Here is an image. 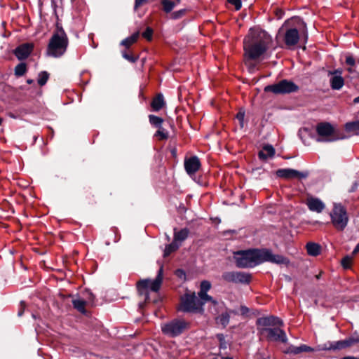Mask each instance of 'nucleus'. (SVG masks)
<instances>
[{
    "instance_id": "obj_41",
    "label": "nucleus",
    "mask_w": 359,
    "mask_h": 359,
    "mask_svg": "<svg viewBox=\"0 0 359 359\" xmlns=\"http://www.w3.org/2000/svg\"><path fill=\"white\" fill-rule=\"evenodd\" d=\"M217 339L219 341V348H226V344L225 341V338L223 334H217Z\"/></svg>"
},
{
    "instance_id": "obj_32",
    "label": "nucleus",
    "mask_w": 359,
    "mask_h": 359,
    "mask_svg": "<svg viewBox=\"0 0 359 359\" xmlns=\"http://www.w3.org/2000/svg\"><path fill=\"white\" fill-rule=\"evenodd\" d=\"M149 120L151 125L156 128H161L163 122V119L155 115H149Z\"/></svg>"
},
{
    "instance_id": "obj_13",
    "label": "nucleus",
    "mask_w": 359,
    "mask_h": 359,
    "mask_svg": "<svg viewBox=\"0 0 359 359\" xmlns=\"http://www.w3.org/2000/svg\"><path fill=\"white\" fill-rule=\"evenodd\" d=\"M298 90V86L292 81L283 80L277 84L271 85V92L274 93H290Z\"/></svg>"
},
{
    "instance_id": "obj_15",
    "label": "nucleus",
    "mask_w": 359,
    "mask_h": 359,
    "mask_svg": "<svg viewBox=\"0 0 359 359\" xmlns=\"http://www.w3.org/2000/svg\"><path fill=\"white\" fill-rule=\"evenodd\" d=\"M200 167V160L196 156L184 160V168L189 175L195 174L199 170Z\"/></svg>"
},
{
    "instance_id": "obj_62",
    "label": "nucleus",
    "mask_w": 359,
    "mask_h": 359,
    "mask_svg": "<svg viewBox=\"0 0 359 359\" xmlns=\"http://www.w3.org/2000/svg\"><path fill=\"white\" fill-rule=\"evenodd\" d=\"M175 1L177 4H179V3H180L181 0H175Z\"/></svg>"
},
{
    "instance_id": "obj_54",
    "label": "nucleus",
    "mask_w": 359,
    "mask_h": 359,
    "mask_svg": "<svg viewBox=\"0 0 359 359\" xmlns=\"http://www.w3.org/2000/svg\"><path fill=\"white\" fill-rule=\"evenodd\" d=\"M357 187H358V184L355 182L354 184V186L352 187L351 191H354L355 190V189L357 188Z\"/></svg>"
},
{
    "instance_id": "obj_45",
    "label": "nucleus",
    "mask_w": 359,
    "mask_h": 359,
    "mask_svg": "<svg viewBox=\"0 0 359 359\" xmlns=\"http://www.w3.org/2000/svg\"><path fill=\"white\" fill-rule=\"evenodd\" d=\"M346 63L348 65L353 67L355 64V60L353 56L348 55V56H346Z\"/></svg>"
},
{
    "instance_id": "obj_11",
    "label": "nucleus",
    "mask_w": 359,
    "mask_h": 359,
    "mask_svg": "<svg viewBox=\"0 0 359 359\" xmlns=\"http://www.w3.org/2000/svg\"><path fill=\"white\" fill-rule=\"evenodd\" d=\"M355 342V339L350 338L337 341H328L321 345L318 350L321 351H338L351 346Z\"/></svg>"
},
{
    "instance_id": "obj_47",
    "label": "nucleus",
    "mask_w": 359,
    "mask_h": 359,
    "mask_svg": "<svg viewBox=\"0 0 359 359\" xmlns=\"http://www.w3.org/2000/svg\"><path fill=\"white\" fill-rule=\"evenodd\" d=\"M147 1V0H135L134 6L135 10H137L140 6L145 4Z\"/></svg>"
},
{
    "instance_id": "obj_10",
    "label": "nucleus",
    "mask_w": 359,
    "mask_h": 359,
    "mask_svg": "<svg viewBox=\"0 0 359 359\" xmlns=\"http://www.w3.org/2000/svg\"><path fill=\"white\" fill-rule=\"evenodd\" d=\"M222 279L227 283H249L251 280L250 274L242 271H226L223 273Z\"/></svg>"
},
{
    "instance_id": "obj_55",
    "label": "nucleus",
    "mask_w": 359,
    "mask_h": 359,
    "mask_svg": "<svg viewBox=\"0 0 359 359\" xmlns=\"http://www.w3.org/2000/svg\"><path fill=\"white\" fill-rule=\"evenodd\" d=\"M353 102L355 103V104L359 103V96L355 97V98H354Z\"/></svg>"
},
{
    "instance_id": "obj_2",
    "label": "nucleus",
    "mask_w": 359,
    "mask_h": 359,
    "mask_svg": "<svg viewBox=\"0 0 359 359\" xmlns=\"http://www.w3.org/2000/svg\"><path fill=\"white\" fill-rule=\"evenodd\" d=\"M234 259L239 268L253 267L269 260V252L259 249L241 250L234 253Z\"/></svg>"
},
{
    "instance_id": "obj_20",
    "label": "nucleus",
    "mask_w": 359,
    "mask_h": 359,
    "mask_svg": "<svg viewBox=\"0 0 359 359\" xmlns=\"http://www.w3.org/2000/svg\"><path fill=\"white\" fill-rule=\"evenodd\" d=\"M332 74H334L330 79V86L333 90H340L344 85V80L341 76V71L337 69Z\"/></svg>"
},
{
    "instance_id": "obj_53",
    "label": "nucleus",
    "mask_w": 359,
    "mask_h": 359,
    "mask_svg": "<svg viewBox=\"0 0 359 359\" xmlns=\"http://www.w3.org/2000/svg\"><path fill=\"white\" fill-rule=\"evenodd\" d=\"M343 359H359V358L353 357V356H346V357H344Z\"/></svg>"
},
{
    "instance_id": "obj_35",
    "label": "nucleus",
    "mask_w": 359,
    "mask_h": 359,
    "mask_svg": "<svg viewBox=\"0 0 359 359\" xmlns=\"http://www.w3.org/2000/svg\"><path fill=\"white\" fill-rule=\"evenodd\" d=\"M155 137L159 140H166L168 138V133L161 126V128H158V130L155 133Z\"/></svg>"
},
{
    "instance_id": "obj_1",
    "label": "nucleus",
    "mask_w": 359,
    "mask_h": 359,
    "mask_svg": "<svg viewBox=\"0 0 359 359\" xmlns=\"http://www.w3.org/2000/svg\"><path fill=\"white\" fill-rule=\"evenodd\" d=\"M269 36L266 31L259 27L250 29L243 40L244 62L252 71L256 63L266 50Z\"/></svg>"
},
{
    "instance_id": "obj_26",
    "label": "nucleus",
    "mask_w": 359,
    "mask_h": 359,
    "mask_svg": "<svg viewBox=\"0 0 359 359\" xmlns=\"http://www.w3.org/2000/svg\"><path fill=\"white\" fill-rule=\"evenodd\" d=\"M86 301L81 299H74L72 300V304L74 306V308L76 309L78 311H79L81 313H86Z\"/></svg>"
},
{
    "instance_id": "obj_28",
    "label": "nucleus",
    "mask_w": 359,
    "mask_h": 359,
    "mask_svg": "<svg viewBox=\"0 0 359 359\" xmlns=\"http://www.w3.org/2000/svg\"><path fill=\"white\" fill-rule=\"evenodd\" d=\"M313 351L314 349L313 348L305 344L301 345L299 346L293 347L292 349L291 350V351L294 354H298L302 352H312Z\"/></svg>"
},
{
    "instance_id": "obj_17",
    "label": "nucleus",
    "mask_w": 359,
    "mask_h": 359,
    "mask_svg": "<svg viewBox=\"0 0 359 359\" xmlns=\"http://www.w3.org/2000/svg\"><path fill=\"white\" fill-rule=\"evenodd\" d=\"M211 284L208 280H203L201 283V290L198 293V297L205 302H210L213 304H216V301L213 300L212 297L207 294V292L210 289Z\"/></svg>"
},
{
    "instance_id": "obj_37",
    "label": "nucleus",
    "mask_w": 359,
    "mask_h": 359,
    "mask_svg": "<svg viewBox=\"0 0 359 359\" xmlns=\"http://www.w3.org/2000/svg\"><path fill=\"white\" fill-rule=\"evenodd\" d=\"M49 74L46 72H41L38 78V83L42 86L45 85L48 79Z\"/></svg>"
},
{
    "instance_id": "obj_36",
    "label": "nucleus",
    "mask_w": 359,
    "mask_h": 359,
    "mask_svg": "<svg viewBox=\"0 0 359 359\" xmlns=\"http://www.w3.org/2000/svg\"><path fill=\"white\" fill-rule=\"evenodd\" d=\"M229 318H230V316L228 314V313H223L217 318V320H218V322L222 325H223L224 327H226L229 323Z\"/></svg>"
},
{
    "instance_id": "obj_5",
    "label": "nucleus",
    "mask_w": 359,
    "mask_h": 359,
    "mask_svg": "<svg viewBox=\"0 0 359 359\" xmlns=\"http://www.w3.org/2000/svg\"><path fill=\"white\" fill-rule=\"evenodd\" d=\"M205 303L194 292L186 293L181 297L180 309L184 312L199 313L203 311Z\"/></svg>"
},
{
    "instance_id": "obj_39",
    "label": "nucleus",
    "mask_w": 359,
    "mask_h": 359,
    "mask_svg": "<svg viewBox=\"0 0 359 359\" xmlns=\"http://www.w3.org/2000/svg\"><path fill=\"white\" fill-rule=\"evenodd\" d=\"M244 117L245 111L241 109L236 114V119L238 121L241 128H243L244 126Z\"/></svg>"
},
{
    "instance_id": "obj_48",
    "label": "nucleus",
    "mask_w": 359,
    "mask_h": 359,
    "mask_svg": "<svg viewBox=\"0 0 359 359\" xmlns=\"http://www.w3.org/2000/svg\"><path fill=\"white\" fill-rule=\"evenodd\" d=\"M20 309H19V311H18V315L19 316H21L22 315L23 312H24L25 309V303L22 302L20 303Z\"/></svg>"
},
{
    "instance_id": "obj_19",
    "label": "nucleus",
    "mask_w": 359,
    "mask_h": 359,
    "mask_svg": "<svg viewBox=\"0 0 359 359\" xmlns=\"http://www.w3.org/2000/svg\"><path fill=\"white\" fill-rule=\"evenodd\" d=\"M306 204L311 211L316 212L318 213H320L325 208L324 203L318 198H308Z\"/></svg>"
},
{
    "instance_id": "obj_4",
    "label": "nucleus",
    "mask_w": 359,
    "mask_h": 359,
    "mask_svg": "<svg viewBox=\"0 0 359 359\" xmlns=\"http://www.w3.org/2000/svg\"><path fill=\"white\" fill-rule=\"evenodd\" d=\"M163 266L160 267L156 278L154 280L149 279L140 280L137 283V289L140 296L144 297L146 302L149 301V290L158 292L163 282Z\"/></svg>"
},
{
    "instance_id": "obj_38",
    "label": "nucleus",
    "mask_w": 359,
    "mask_h": 359,
    "mask_svg": "<svg viewBox=\"0 0 359 359\" xmlns=\"http://www.w3.org/2000/svg\"><path fill=\"white\" fill-rule=\"evenodd\" d=\"M352 262L351 256H346L341 260V265L344 269H349Z\"/></svg>"
},
{
    "instance_id": "obj_42",
    "label": "nucleus",
    "mask_w": 359,
    "mask_h": 359,
    "mask_svg": "<svg viewBox=\"0 0 359 359\" xmlns=\"http://www.w3.org/2000/svg\"><path fill=\"white\" fill-rule=\"evenodd\" d=\"M153 35V29L150 27H147L146 30L142 33V36L147 39L148 41H151Z\"/></svg>"
},
{
    "instance_id": "obj_64",
    "label": "nucleus",
    "mask_w": 359,
    "mask_h": 359,
    "mask_svg": "<svg viewBox=\"0 0 359 359\" xmlns=\"http://www.w3.org/2000/svg\"><path fill=\"white\" fill-rule=\"evenodd\" d=\"M305 38H306V39L307 38V34H306V32L305 33Z\"/></svg>"
},
{
    "instance_id": "obj_60",
    "label": "nucleus",
    "mask_w": 359,
    "mask_h": 359,
    "mask_svg": "<svg viewBox=\"0 0 359 359\" xmlns=\"http://www.w3.org/2000/svg\"><path fill=\"white\" fill-rule=\"evenodd\" d=\"M355 342H358L359 343V337L358 338L355 339Z\"/></svg>"
},
{
    "instance_id": "obj_50",
    "label": "nucleus",
    "mask_w": 359,
    "mask_h": 359,
    "mask_svg": "<svg viewBox=\"0 0 359 359\" xmlns=\"http://www.w3.org/2000/svg\"><path fill=\"white\" fill-rule=\"evenodd\" d=\"M299 135L301 137V138L303 139V137L305 136V130H300L299 132Z\"/></svg>"
},
{
    "instance_id": "obj_31",
    "label": "nucleus",
    "mask_w": 359,
    "mask_h": 359,
    "mask_svg": "<svg viewBox=\"0 0 359 359\" xmlns=\"http://www.w3.org/2000/svg\"><path fill=\"white\" fill-rule=\"evenodd\" d=\"M161 4L163 11L167 13L171 12L176 4L175 1L170 0H162Z\"/></svg>"
},
{
    "instance_id": "obj_8",
    "label": "nucleus",
    "mask_w": 359,
    "mask_h": 359,
    "mask_svg": "<svg viewBox=\"0 0 359 359\" xmlns=\"http://www.w3.org/2000/svg\"><path fill=\"white\" fill-rule=\"evenodd\" d=\"M316 132L320 137H318V142H332L337 140L344 139L345 137H336L334 127L327 122L320 123L316 126Z\"/></svg>"
},
{
    "instance_id": "obj_21",
    "label": "nucleus",
    "mask_w": 359,
    "mask_h": 359,
    "mask_svg": "<svg viewBox=\"0 0 359 359\" xmlns=\"http://www.w3.org/2000/svg\"><path fill=\"white\" fill-rule=\"evenodd\" d=\"M258 330H259L262 336L266 339H269V318H260L257 321Z\"/></svg>"
},
{
    "instance_id": "obj_9",
    "label": "nucleus",
    "mask_w": 359,
    "mask_h": 359,
    "mask_svg": "<svg viewBox=\"0 0 359 359\" xmlns=\"http://www.w3.org/2000/svg\"><path fill=\"white\" fill-rule=\"evenodd\" d=\"M283 322L278 317L271 316V341L285 344L287 337L283 330Z\"/></svg>"
},
{
    "instance_id": "obj_3",
    "label": "nucleus",
    "mask_w": 359,
    "mask_h": 359,
    "mask_svg": "<svg viewBox=\"0 0 359 359\" xmlns=\"http://www.w3.org/2000/svg\"><path fill=\"white\" fill-rule=\"evenodd\" d=\"M69 44V39L62 27L57 25L48 44L46 53L48 56L59 57L65 54Z\"/></svg>"
},
{
    "instance_id": "obj_12",
    "label": "nucleus",
    "mask_w": 359,
    "mask_h": 359,
    "mask_svg": "<svg viewBox=\"0 0 359 359\" xmlns=\"http://www.w3.org/2000/svg\"><path fill=\"white\" fill-rule=\"evenodd\" d=\"M289 22H286L280 29L285 31L284 41L285 44L291 47L297 44L299 40V32L297 28L295 27L286 28L287 24Z\"/></svg>"
},
{
    "instance_id": "obj_43",
    "label": "nucleus",
    "mask_w": 359,
    "mask_h": 359,
    "mask_svg": "<svg viewBox=\"0 0 359 359\" xmlns=\"http://www.w3.org/2000/svg\"><path fill=\"white\" fill-rule=\"evenodd\" d=\"M123 57L130 62H135L137 60V57L133 55L128 54L126 52L122 53Z\"/></svg>"
},
{
    "instance_id": "obj_25",
    "label": "nucleus",
    "mask_w": 359,
    "mask_h": 359,
    "mask_svg": "<svg viewBox=\"0 0 359 359\" xmlns=\"http://www.w3.org/2000/svg\"><path fill=\"white\" fill-rule=\"evenodd\" d=\"M139 35H140L139 32L134 33L130 36L123 39L121 42V45L128 48L130 46H132L133 43H135L137 41V39L139 38Z\"/></svg>"
},
{
    "instance_id": "obj_49",
    "label": "nucleus",
    "mask_w": 359,
    "mask_h": 359,
    "mask_svg": "<svg viewBox=\"0 0 359 359\" xmlns=\"http://www.w3.org/2000/svg\"><path fill=\"white\" fill-rule=\"evenodd\" d=\"M358 252H359V243L357 244V245L355 246V248H354V250H353L352 254H353V255H356Z\"/></svg>"
},
{
    "instance_id": "obj_56",
    "label": "nucleus",
    "mask_w": 359,
    "mask_h": 359,
    "mask_svg": "<svg viewBox=\"0 0 359 359\" xmlns=\"http://www.w3.org/2000/svg\"><path fill=\"white\" fill-rule=\"evenodd\" d=\"M29 84H31L33 83V80L32 79H28L27 81Z\"/></svg>"
},
{
    "instance_id": "obj_24",
    "label": "nucleus",
    "mask_w": 359,
    "mask_h": 359,
    "mask_svg": "<svg viewBox=\"0 0 359 359\" xmlns=\"http://www.w3.org/2000/svg\"><path fill=\"white\" fill-rule=\"evenodd\" d=\"M271 262L287 266L290 263V261L287 257L283 255L271 253Z\"/></svg>"
},
{
    "instance_id": "obj_61",
    "label": "nucleus",
    "mask_w": 359,
    "mask_h": 359,
    "mask_svg": "<svg viewBox=\"0 0 359 359\" xmlns=\"http://www.w3.org/2000/svg\"><path fill=\"white\" fill-rule=\"evenodd\" d=\"M2 122H3V119L0 117V125H1Z\"/></svg>"
},
{
    "instance_id": "obj_14",
    "label": "nucleus",
    "mask_w": 359,
    "mask_h": 359,
    "mask_svg": "<svg viewBox=\"0 0 359 359\" xmlns=\"http://www.w3.org/2000/svg\"><path fill=\"white\" fill-rule=\"evenodd\" d=\"M276 175L278 177L290 180V179H304L306 178L309 175L308 172H299L294 169L286 168V169H279L276 171Z\"/></svg>"
},
{
    "instance_id": "obj_58",
    "label": "nucleus",
    "mask_w": 359,
    "mask_h": 359,
    "mask_svg": "<svg viewBox=\"0 0 359 359\" xmlns=\"http://www.w3.org/2000/svg\"><path fill=\"white\" fill-rule=\"evenodd\" d=\"M301 24H302V25L303 26L304 28L306 27V25L303 22H301Z\"/></svg>"
},
{
    "instance_id": "obj_27",
    "label": "nucleus",
    "mask_w": 359,
    "mask_h": 359,
    "mask_svg": "<svg viewBox=\"0 0 359 359\" xmlns=\"http://www.w3.org/2000/svg\"><path fill=\"white\" fill-rule=\"evenodd\" d=\"M189 231L188 229L184 228L181 229L180 231H175L174 233V241H184L189 236Z\"/></svg>"
},
{
    "instance_id": "obj_46",
    "label": "nucleus",
    "mask_w": 359,
    "mask_h": 359,
    "mask_svg": "<svg viewBox=\"0 0 359 359\" xmlns=\"http://www.w3.org/2000/svg\"><path fill=\"white\" fill-rule=\"evenodd\" d=\"M274 13L278 19L282 18V17L283 16V14H284V12L283 11V10L280 8H278V7L275 8Z\"/></svg>"
},
{
    "instance_id": "obj_30",
    "label": "nucleus",
    "mask_w": 359,
    "mask_h": 359,
    "mask_svg": "<svg viewBox=\"0 0 359 359\" xmlns=\"http://www.w3.org/2000/svg\"><path fill=\"white\" fill-rule=\"evenodd\" d=\"M179 248V245L176 243V242L174 241L170 244L165 246L163 256L168 257L169 256L172 252L176 251Z\"/></svg>"
},
{
    "instance_id": "obj_57",
    "label": "nucleus",
    "mask_w": 359,
    "mask_h": 359,
    "mask_svg": "<svg viewBox=\"0 0 359 359\" xmlns=\"http://www.w3.org/2000/svg\"><path fill=\"white\" fill-rule=\"evenodd\" d=\"M222 359H233L231 357H223Z\"/></svg>"
},
{
    "instance_id": "obj_29",
    "label": "nucleus",
    "mask_w": 359,
    "mask_h": 359,
    "mask_svg": "<svg viewBox=\"0 0 359 359\" xmlns=\"http://www.w3.org/2000/svg\"><path fill=\"white\" fill-rule=\"evenodd\" d=\"M269 156V145L265 144L263 147V150H261L259 151L258 157L261 161L266 162L268 159Z\"/></svg>"
},
{
    "instance_id": "obj_23",
    "label": "nucleus",
    "mask_w": 359,
    "mask_h": 359,
    "mask_svg": "<svg viewBox=\"0 0 359 359\" xmlns=\"http://www.w3.org/2000/svg\"><path fill=\"white\" fill-rule=\"evenodd\" d=\"M165 105L164 98L162 94H158L152 100L151 106L154 111H159Z\"/></svg>"
},
{
    "instance_id": "obj_59",
    "label": "nucleus",
    "mask_w": 359,
    "mask_h": 359,
    "mask_svg": "<svg viewBox=\"0 0 359 359\" xmlns=\"http://www.w3.org/2000/svg\"><path fill=\"white\" fill-rule=\"evenodd\" d=\"M292 20H297V21H299V22H300L299 18H294V19H292Z\"/></svg>"
},
{
    "instance_id": "obj_44",
    "label": "nucleus",
    "mask_w": 359,
    "mask_h": 359,
    "mask_svg": "<svg viewBox=\"0 0 359 359\" xmlns=\"http://www.w3.org/2000/svg\"><path fill=\"white\" fill-rule=\"evenodd\" d=\"M227 1L235 6L236 10H239L241 8V0H227Z\"/></svg>"
},
{
    "instance_id": "obj_40",
    "label": "nucleus",
    "mask_w": 359,
    "mask_h": 359,
    "mask_svg": "<svg viewBox=\"0 0 359 359\" xmlns=\"http://www.w3.org/2000/svg\"><path fill=\"white\" fill-rule=\"evenodd\" d=\"M185 13H186L185 10H184V9L180 10L178 11L173 12L172 13H171L170 18L173 20H177V19L181 18L182 16H184Z\"/></svg>"
},
{
    "instance_id": "obj_52",
    "label": "nucleus",
    "mask_w": 359,
    "mask_h": 359,
    "mask_svg": "<svg viewBox=\"0 0 359 359\" xmlns=\"http://www.w3.org/2000/svg\"><path fill=\"white\" fill-rule=\"evenodd\" d=\"M176 273L178 275V276H181V275H184L185 276V273H184V271L182 270H177L176 271Z\"/></svg>"
},
{
    "instance_id": "obj_63",
    "label": "nucleus",
    "mask_w": 359,
    "mask_h": 359,
    "mask_svg": "<svg viewBox=\"0 0 359 359\" xmlns=\"http://www.w3.org/2000/svg\"><path fill=\"white\" fill-rule=\"evenodd\" d=\"M90 297H92V299H93L94 298L93 294L90 293Z\"/></svg>"
},
{
    "instance_id": "obj_51",
    "label": "nucleus",
    "mask_w": 359,
    "mask_h": 359,
    "mask_svg": "<svg viewBox=\"0 0 359 359\" xmlns=\"http://www.w3.org/2000/svg\"><path fill=\"white\" fill-rule=\"evenodd\" d=\"M270 149L271 158H272L275 155V149L271 145Z\"/></svg>"
},
{
    "instance_id": "obj_16",
    "label": "nucleus",
    "mask_w": 359,
    "mask_h": 359,
    "mask_svg": "<svg viewBox=\"0 0 359 359\" xmlns=\"http://www.w3.org/2000/svg\"><path fill=\"white\" fill-rule=\"evenodd\" d=\"M32 50L33 45L32 43H23L15 48L14 53L18 60H22L26 59Z\"/></svg>"
},
{
    "instance_id": "obj_6",
    "label": "nucleus",
    "mask_w": 359,
    "mask_h": 359,
    "mask_svg": "<svg viewBox=\"0 0 359 359\" xmlns=\"http://www.w3.org/2000/svg\"><path fill=\"white\" fill-rule=\"evenodd\" d=\"M189 327V323L182 319H174L161 326L164 334L170 337H175L181 334Z\"/></svg>"
},
{
    "instance_id": "obj_18",
    "label": "nucleus",
    "mask_w": 359,
    "mask_h": 359,
    "mask_svg": "<svg viewBox=\"0 0 359 359\" xmlns=\"http://www.w3.org/2000/svg\"><path fill=\"white\" fill-rule=\"evenodd\" d=\"M269 85L266 86L263 93H257L253 99V104L259 105L262 107H266L269 102Z\"/></svg>"
},
{
    "instance_id": "obj_22",
    "label": "nucleus",
    "mask_w": 359,
    "mask_h": 359,
    "mask_svg": "<svg viewBox=\"0 0 359 359\" xmlns=\"http://www.w3.org/2000/svg\"><path fill=\"white\" fill-rule=\"evenodd\" d=\"M307 254L310 256L316 257L320 254L321 246L313 242H309L306 245Z\"/></svg>"
},
{
    "instance_id": "obj_7",
    "label": "nucleus",
    "mask_w": 359,
    "mask_h": 359,
    "mask_svg": "<svg viewBox=\"0 0 359 359\" xmlns=\"http://www.w3.org/2000/svg\"><path fill=\"white\" fill-rule=\"evenodd\" d=\"M330 217L332 223L337 230L342 231L345 229L348 222V217L343 205L334 203Z\"/></svg>"
},
{
    "instance_id": "obj_33",
    "label": "nucleus",
    "mask_w": 359,
    "mask_h": 359,
    "mask_svg": "<svg viewBox=\"0 0 359 359\" xmlns=\"http://www.w3.org/2000/svg\"><path fill=\"white\" fill-rule=\"evenodd\" d=\"M27 72V65L25 63L21 62L15 67V75L17 76H23Z\"/></svg>"
},
{
    "instance_id": "obj_34",
    "label": "nucleus",
    "mask_w": 359,
    "mask_h": 359,
    "mask_svg": "<svg viewBox=\"0 0 359 359\" xmlns=\"http://www.w3.org/2000/svg\"><path fill=\"white\" fill-rule=\"evenodd\" d=\"M345 130L347 132H355L359 130V120L346 123L345 124Z\"/></svg>"
}]
</instances>
